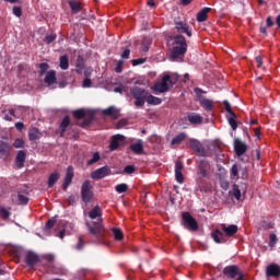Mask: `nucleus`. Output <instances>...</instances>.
Wrapping results in <instances>:
<instances>
[{
    "mask_svg": "<svg viewBox=\"0 0 280 280\" xmlns=\"http://www.w3.org/2000/svg\"><path fill=\"white\" fill-rule=\"evenodd\" d=\"M25 147V142L22 138H16L14 143H13V148L14 149H24Z\"/></svg>",
    "mask_w": 280,
    "mask_h": 280,
    "instance_id": "46",
    "label": "nucleus"
},
{
    "mask_svg": "<svg viewBox=\"0 0 280 280\" xmlns=\"http://www.w3.org/2000/svg\"><path fill=\"white\" fill-rule=\"evenodd\" d=\"M221 230L225 233V236L233 237L238 232V226L236 224L226 225L223 223L221 224Z\"/></svg>",
    "mask_w": 280,
    "mask_h": 280,
    "instance_id": "18",
    "label": "nucleus"
},
{
    "mask_svg": "<svg viewBox=\"0 0 280 280\" xmlns=\"http://www.w3.org/2000/svg\"><path fill=\"white\" fill-rule=\"evenodd\" d=\"M266 276L278 278L280 277V266L278 264H270L266 267Z\"/></svg>",
    "mask_w": 280,
    "mask_h": 280,
    "instance_id": "17",
    "label": "nucleus"
},
{
    "mask_svg": "<svg viewBox=\"0 0 280 280\" xmlns=\"http://www.w3.org/2000/svg\"><path fill=\"white\" fill-rule=\"evenodd\" d=\"M93 197H94L93 186L91 184V180L86 179L82 184L81 198L84 203H90L92 201Z\"/></svg>",
    "mask_w": 280,
    "mask_h": 280,
    "instance_id": "6",
    "label": "nucleus"
},
{
    "mask_svg": "<svg viewBox=\"0 0 280 280\" xmlns=\"http://www.w3.org/2000/svg\"><path fill=\"white\" fill-rule=\"evenodd\" d=\"M12 145L9 142L0 141V160L8 161L11 158Z\"/></svg>",
    "mask_w": 280,
    "mask_h": 280,
    "instance_id": "12",
    "label": "nucleus"
},
{
    "mask_svg": "<svg viewBox=\"0 0 280 280\" xmlns=\"http://www.w3.org/2000/svg\"><path fill=\"white\" fill-rule=\"evenodd\" d=\"M212 240H214V243H217V244H225L226 243V237H225L224 233L219 229L212 231Z\"/></svg>",
    "mask_w": 280,
    "mask_h": 280,
    "instance_id": "21",
    "label": "nucleus"
},
{
    "mask_svg": "<svg viewBox=\"0 0 280 280\" xmlns=\"http://www.w3.org/2000/svg\"><path fill=\"white\" fill-rule=\"evenodd\" d=\"M39 262H40V258H39V256L35 252L28 250L26 253L25 264L27 265V267L30 269H33Z\"/></svg>",
    "mask_w": 280,
    "mask_h": 280,
    "instance_id": "13",
    "label": "nucleus"
},
{
    "mask_svg": "<svg viewBox=\"0 0 280 280\" xmlns=\"http://www.w3.org/2000/svg\"><path fill=\"white\" fill-rule=\"evenodd\" d=\"M110 173V167L108 165H105L92 172L91 178L94 180L104 179L105 177L109 176Z\"/></svg>",
    "mask_w": 280,
    "mask_h": 280,
    "instance_id": "9",
    "label": "nucleus"
},
{
    "mask_svg": "<svg viewBox=\"0 0 280 280\" xmlns=\"http://www.w3.org/2000/svg\"><path fill=\"white\" fill-rule=\"evenodd\" d=\"M182 225L190 232H197L199 230L197 220L188 211L182 212Z\"/></svg>",
    "mask_w": 280,
    "mask_h": 280,
    "instance_id": "5",
    "label": "nucleus"
},
{
    "mask_svg": "<svg viewBox=\"0 0 280 280\" xmlns=\"http://www.w3.org/2000/svg\"><path fill=\"white\" fill-rule=\"evenodd\" d=\"M255 61H256L257 69H260L262 67V57L256 56Z\"/></svg>",
    "mask_w": 280,
    "mask_h": 280,
    "instance_id": "58",
    "label": "nucleus"
},
{
    "mask_svg": "<svg viewBox=\"0 0 280 280\" xmlns=\"http://www.w3.org/2000/svg\"><path fill=\"white\" fill-rule=\"evenodd\" d=\"M145 61H147L145 58L133 59L132 60V66L133 67L142 66V65L145 63Z\"/></svg>",
    "mask_w": 280,
    "mask_h": 280,
    "instance_id": "51",
    "label": "nucleus"
},
{
    "mask_svg": "<svg viewBox=\"0 0 280 280\" xmlns=\"http://www.w3.org/2000/svg\"><path fill=\"white\" fill-rule=\"evenodd\" d=\"M248 150V145L246 142L242 141L240 138L234 139V153H236V158L241 159L245 155Z\"/></svg>",
    "mask_w": 280,
    "mask_h": 280,
    "instance_id": "10",
    "label": "nucleus"
},
{
    "mask_svg": "<svg viewBox=\"0 0 280 280\" xmlns=\"http://www.w3.org/2000/svg\"><path fill=\"white\" fill-rule=\"evenodd\" d=\"M188 145H190V148L199 156H201V158H206L207 156V151H206L205 147L202 145V143L198 139H194V138L190 139V141H188Z\"/></svg>",
    "mask_w": 280,
    "mask_h": 280,
    "instance_id": "11",
    "label": "nucleus"
},
{
    "mask_svg": "<svg viewBox=\"0 0 280 280\" xmlns=\"http://www.w3.org/2000/svg\"><path fill=\"white\" fill-rule=\"evenodd\" d=\"M175 176H176V180H177L178 184H183L184 183L183 172L175 171Z\"/></svg>",
    "mask_w": 280,
    "mask_h": 280,
    "instance_id": "54",
    "label": "nucleus"
},
{
    "mask_svg": "<svg viewBox=\"0 0 280 280\" xmlns=\"http://www.w3.org/2000/svg\"><path fill=\"white\" fill-rule=\"evenodd\" d=\"M101 161L100 152H94L93 158L88 161V166H92Z\"/></svg>",
    "mask_w": 280,
    "mask_h": 280,
    "instance_id": "40",
    "label": "nucleus"
},
{
    "mask_svg": "<svg viewBox=\"0 0 280 280\" xmlns=\"http://www.w3.org/2000/svg\"><path fill=\"white\" fill-rule=\"evenodd\" d=\"M59 173L57 172H54L49 175V178H48V188H52L55 186V184L59 180Z\"/></svg>",
    "mask_w": 280,
    "mask_h": 280,
    "instance_id": "35",
    "label": "nucleus"
},
{
    "mask_svg": "<svg viewBox=\"0 0 280 280\" xmlns=\"http://www.w3.org/2000/svg\"><path fill=\"white\" fill-rule=\"evenodd\" d=\"M69 126H70V117L67 115V116H65V118L62 119V121H61V124H60V126H59V129H58L59 135H60L61 138L65 137V133H66L67 128H68Z\"/></svg>",
    "mask_w": 280,
    "mask_h": 280,
    "instance_id": "23",
    "label": "nucleus"
},
{
    "mask_svg": "<svg viewBox=\"0 0 280 280\" xmlns=\"http://www.w3.org/2000/svg\"><path fill=\"white\" fill-rule=\"evenodd\" d=\"M102 214V208L100 206H95L89 212L90 219L93 220L92 223L86 222L90 234L97 238H104L106 232L105 226L103 225Z\"/></svg>",
    "mask_w": 280,
    "mask_h": 280,
    "instance_id": "1",
    "label": "nucleus"
},
{
    "mask_svg": "<svg viewBox=\"0 0 280 280\" xmlns=\"http://www.w3.org/2000/svg\"><path fill=\"white\" fill-rule=\"evenodd\" d=\"M44 82L47 84V85H54L57 83V78H56V71L54 70H50L46 73V77L44 79Z\"/></svg>",
    "mask_w": 280,
    "mask_h": 280,
    "instance_id": "25",
    "label": "nucleus"
},
{
    "mask_svg": "<svg viewBox=\"0 0 280 280\" xmlns=\"http://www.w3.org/2000/svg\"><path fill=\"white\" fill-rule=\"evenodd\" d=\"M73 116L75 119L81 120L84 119V117L86 116V112L84 109H77L73 112Z\"/></svg>",
    "mask_w": 280,
    "mask_h": 280,
    "instance_id": "44",
    "label": "nucleus"
},
{
    "mask_svg": "<svg viewBox=\"0 0 280 280\" xmlns=\"http://www.w3.org/2000/svg\"><path fill=\"white\" fill-rule=\"evenodd\" d=\"M184 165L180 161L176 162V168L175 172H183Z\"/></svg>",
    "mask_w": 280,
    "mask_h": 280,
    "instance_id": "62",
    "label": "nucleus"
},
{
    "mask_svg": "<svg viewBox=\"0 0 280 280\" xmlns=\"http://www.w3.org/2000/svg\"><path fill=\"white\" fill-rule=\"evenodd\" d=\"M186 139H187L186 132H179L175 138H173L171 144L172 147L180 145Z\"/></svg>",
    "mask_w": 280,
    "mask_h": 280,
    "instance_id": "32",
    "label": "nucleus"
},
{
    "mask_svg": "<svg viewBox=\"0 0 280 280\" xmlns=\"http://www.w3.org/2000/svg\"><path fill=\"white\" fill-rule=\"evenodd\" d=\"M223 276L231 280H244V272L237 265H228L223 268Z\"/></svg>",
    "mask_w": 280,
    "mask_h": 280,
    "instance_id": "4",
    "label": "nucleus"
},
{
    "mask_svg": "<svg viewBox=\"0 0 280 280\" xmlns=\"http://www.w3.org/2000/svg\"><path fill=\"white\" fill-rule=\"evenodd\" d=\"M127 124H128V122H127L126 119L119 120L118 124H117V129L124 128L125 126H127Z\"/></svg>",
    "mask_w": 280,
    "mask_h": 280,
    "instance_id": "61",
    "label": "nucleus"
},
{
    "mask_svg": "<svg viewBox=\"0 0 280 280\" xmlns=\"http://www.w3.org/2000/svg\"><path fill=\"white\" fill-rule=\"evenodd\" d=\"M168 77H163L162 82L155 83L153 86V91L158 92V93H167L170 90V85H168Z\"/></svg>",
    "mask_w": 280,
    "mask_h": 280,
    "instance_id": "15",
    "label": "nucleus"
},
{
    "mask_svg": "<svg viewBox=\"0 0 280 280\" xmlns=\"http://www.w3.org/2000/svg\"><path fill=\"white\" fill-rule=\"evenodd\" d=\"M137 171V167L135 165H127L124 168V174L132 175Z\"/></svg>",
    "mask_w": 280,
    "mask_h": 280,
    "instance_id": "47",
    "label": "nucleus"
},
{
    "mask_svg": "<svg viewBox=\"0 0 280 280\" xmlns=\"http://www.w3.org/2000/svg\"><path fill=\"white\" fill-rule=\"evenodd\" d=\"M275 25V22L271 16H268L266 19V27H272Z\"/></svg>",
    "mask_w": 280,
    "mask_h": 280,
    "instance_id": "60",
    "label": "nucleus"
},
{
    "mask_svg": "<svg viewBox=\"0 0 280 280\" xmlns=\"http://www.w3.org/2000/svg\"><path fill=\"white\" fill-rule=\"evenodd\" d=\"M242 170V167H240L237 164L232 165V170H230V175L232 176V178H240V171Z\"/></svg>",
    "mask_w": 280,
    "mask_h": 280,
    "instance_id": "36",
    "label": "nucleus"
},
{
    "mask_svg": "<svg viewBox=\"0 0 280 280\" xmlns=\"http://www.w3.org/2000/svg\"><path fill=\"white\" fill-rule=\"evenodd\" d=\"M26 161V152L24 150H20L15 158V164L19 170L24 167Z\"/></svg>",
    "mask_w": 280,
    "mask_h": 280,
    "instance_id": "22",
    "label": "nucleus"
},
{
    "mask_svg": "<svg viewBox=\"0 0 280 280\" xmlns=\"http://www.w3.org/2000/svg\"><path fill=\"white\" fill-rule=\"evenodd\" d=\"M130 92H131L132 97L136 100L135 106L137 108H142L145 105V102H147V98L149 95V91L135 85L131 88Z\"/></svg>",
    "mask_w": 280,
    "mask_h": 280,
    "instance_id": "3",
    "label": "nucleus"
},
{
    "mask_svg": "<svg viewBox=\"0 0 280 280\" xmlns=\"http://www.w3.org/2000/svg\"><path fill=\"white\" fill-rule=\"evenodd\" d=\"M84 68H85V60H84L83 56L79 55L77 63H75L77 73L79 75H81L83 73Z\"/></svg>",
    "mask_w": 280,
    "mask_h": 280,
    "instance_id": "29",
    "label": "nucleus"
},
{
    "mask_svg": "<svg viewBox=\"0 0 280 280\" xmlns=\"http://www.w3.org/2000/svg\"><path fill=\"white\" fill-rule=\"evenodd\" d=\"M278 243V236L275 233H270L269 234V242H268V246L270 248H273Z\"/></svg>",
    "mask_w": 280,
    "mask_h": 280,
    "instance_id": "43",
    "label": "nucleus"
},
{
    "mask_svg": "<svg viewBox=\"0 0 280 280\" xmlns=\"http://www.w3.org/2000/svg\"><path fill=\"white\" fill-rule=\"evenodd\" d=\"M175 30H177L178 34H186V36H188V38H191L192 36V31L189 26V24L185 21L175 20Z\"/></svg>",
    "mask_w": 280,
    "mask_h": 280,
    "instance_id": "8",
    "label": "nucleus"
},
{
    "mask_svg": "<svg viewBox=\"0 0 280 280\" xmlns=\"http://www.w3.org/2000/svg\"><path fill=\"white\" fill-rule=\"evenodd\" d=\"M82 86H83V89H90L92 86L91 79H89V78L84 79Z\"/></svg>",
    "mask_w": 280,
    "mask_h": 280,
    "instance_id": "57",
    "label": "nucleus"
},
{
    "mask_svg": "<svg viewBox=\"0 0 280 280\" xmlns=\"http://www.w3.org/2000/svg\"><path fill=\"white\" fill-rule=\"evenodd\" d=\"M125 141V136L122 135H115L110 139L109 150L112 152L117 151L120 147V143Z\"/></svg>",
    "mask_w": 280,
    "mask_h": 280,
    "instance_id": "16",
    "label": "nucleus"
},
{
    "mask_svg": "<svg viewBox=\"0 0 280 280\" xmlns=\"http://www.w3.org/2000/svg\"><path fill=\"white\" fill-rule=\"evenodd\" d=\"M129 57H130V49L127 48V49H125V51L122 52L121 59L127 60V59H129Z\"/></svg>",
    "mask_w": 280,
    "mask_h": 280,
    "instance_id": "59",
    "label": "nucleus"
},
{
    "mask_svg": "<svg viewBox=\"0 0 280 280\" xmlns=\"http://www.w3.org/2000/svg\"><path fill=\"white\" fill-rule=\"evenodd\" d=\"M40 137H42V133L38 128H36V127L30 128V130H28L30 141H32V142L38 141L40 139Z\"/></svg>",
    "mask_w": 280,
    "mask_h": 280,
    "instance_id": "24",
    "label": "nucleus"
},
{
    "mask_svg": "<svg viewBox=\"0 0 280 280\" xmlns=\"http://www.w3.org/2000/svg\"><path fill=\"white\" fill-rule=\"evenodd\" d=\"M223 107H225V112H228V115L233 116L234 112L229 101H223Z\"/></svg>",
    "mask_w": 280,
    "mask_h": 280,
    "instance_id": "49",
    "label": "nucleus"
},
{
    "mask_svg": "<svg viewBox=\"0 0 280 280\" xmlns=\"http://www.w3.org/2000/svg\"><path fill=\"white\" fill-rule=\"evenodd\" d=\"M209 12H211V8H209V7L201 9V11H199V13H197V21L199 23H205V21H207V19H208Z\"/></svg>",
    "mask_w": 280,
    "mask_h": 280,
    "instance_id": "26",
    "label": "nucleus"
},
{
    "mask_svg": "<svg viewBox=\"0 0 280 280\" xmlns=\"http://www.w3.org/2000/svg\"><path fill=\"white\" fill-rule=\"evenodd\" d=\"M40 75L45 74L49 70V66L46 62L39 63Z\"/></svg>",
    "mask_w": 280,
    "mask_h": 280,
    "instance_id": "50",
    "label": "nucleus"
},
{
    "mask_svg": "<svg viewBox=\"0 0 280 280\" xmlns=\"http://www.w3.org/2000/svg\"><path fill=\"white\" fill-rule=\"evenodd\" d=\"M15 129L21 132L24 129V124L22 121L15 122Z\"/></svg>",
    "mask_w": 280,
    "mask_h": 280,
    "instance_id": "64",
    "label": "nucleus"
},
{
    "mask_svg": "<svg viewBox=\"0 0 280 280\" xmlns=\"http://www.w3.org/2000/svg\"><path fill=\"white\" fill-rule=\"evenodd\" d=\"M199 105L203 107V110L206 112H212L213 110V102L209 98L203 97L202 95H198Z\"/></svg>",
    "mask_w": 280,
    "mask_h": 280,
    "instance_id": "20",
    "label": "nucleus"
},
{
    "mask_svg": "<svg viewBox=\"0 0 280 280\" xmlns=\"http://www.w3.org/2000/svg\"><path fill=\"white\" fill-rule=\"evenodd\" d=\"M73 177H74L73 167L72 166H68L67 174H66V177H65V180H63V185H62V188H63L65 191L71 185Z\"/></svg>",
    "mask_w": 280,
    "mask_h": 280,
    "instance_id": "19",
    "label": "nucleus"
},
{
    "mask_svg": "<svg viewBox=\"0 0 280 280\" xmlns=\"http://www.w3.org/2000/svg\"><path fill=\"white\" fill-rule=\"evenodd\" d=\"M113 233H114V237L116 241H121L124 238V233H122L121 229L114 228Z\"/></svg>",
    "mask_w": 280,
    "mask_h": 280,
    "instance_id": "45",
    "label": "nucleus"
},
{
    "mask_svg": "<svg viewBox=\"0 0 280 280\" xmlns=\"http://www.w3.org/2000/svg\"><path fill=\"white\" fill-rule=\"evenodd\" d=\"M232 191H233L234 198H236V200H241L242 191H241L240 186L237 184H234L232 186Z\"/></svg>",
    "mask_w": 280,
    "mask_h": 280,
    "instance_id": "42",
    "label": "nucleus"
},
{
    "mask_svg": "<svg viewBox=\"0 0 280 280\" xmlns=\"http://www.w3.org/2000/svg\"><path fill=\"white\" fill-rule=\"evenodd\" d=\"M210 170V163L206 159H201L197 161V182H200L203 178L208 177V171Z\"/></svg>",
    "mask_w": 280,
    "mask_h": 280,
    "instance_id": "7",
    "label": "nucleus"
},
{
    "mask_svg": "<svg viewBox=\"0 0 280 280\" xmlns=\"http://www.w3.org/2000/svg\"><path fill=\"white\" fill-rule=\"evenodd\" d=\"M130 150L136 154V155H143L144 154V149L141 140L139 142L132 143L130 145Z\"/></svg>",
    "mask_w": 280,
    "mask_h": 280,
    "instance_id": "27",
    "label": "nucleus"
},
{
    "mask_svg": "<svg viewBox=\"0 0 280 280\" xmlns=\"http://www.w3.org/2000/svg\"><path fill=\"white\" fill-rule=\"evenodd\" d=\"M164 78H168V85L171 88L176 85V83L179 81V75L178 74H173V75L166 74V75H164Z\"/></svg>",
    "mask_w": 280,
    "mask_h": 280,
    "instance_id": "38",
    "label": "nucleus"
},
{
    "mask_svg": "<svg viewBox=\"0 0 280 280\" xmlns=\"http://www.w3.org/2000/svg\"><path fill=\"white\" fill-rule=\"evenodd\" d=\"M84 246H85V241L83 240L82 236H79V241H78V244L75 246V249L78 252H81L84 248Z\"/></svg>",
    "mask_w": 280,
    "mask_h": 280,
    "instance_id": "48",
    "label": "nucleus"
},
{
    "mask_svg": "<svg viewBox=\"0 0 280 280\" xmlns=\"http://www.w3.org/2000/svg\"><path fill=\"white\" fill-rule=\"evenodd\" d=\"M68 3L70 5L73 14H78V12H81L82 7H81L80 2H78L77 0H69Z\"/></svg>",
    "mask_w": 280,
    "mask_h": 280,
    "instance_id": "33",
    "label": "nucleus"
},
{
    "mask_svg": "<svg viewBox=\"0 0 280 280\" xmlns=\"http://www.w3.org/2000/svg\"><path fill=\"white\" fill-rule=\"evenodd\" d=\"M203 117L199 114H188V122L190 125H202Z\"/></svg>",
    "mask_w": 280,
    "mask_h": 280,
    "instance_id": "30",
    "label": "nucleus"
},
{
    "mask_svg": "<svg viewBox=\"0 0 280 280\" xmlns=\"http://www.w3.org/2000/svg\"><path fill=\"white\" fill-rule=\"evenodd\" d=\"M13 15L18 16L20 19V16H22V8L21 7H13L12 9Z\"/></svg>",
    "mask_w": 280,
    "mask_h": 280,
    "instance_id": "55",
    "label": "nucleus"
},
{
    "mask_svg": "<svg viewBox=\"0 0 280 280\" xmlns=\"http://www.w3.org/2000/svg\"><path fill=\"white\" fill-rule=\"evenodd\" d=\"M57 35L56 34H50L47 35L45 37V42L47 43V45H51V43H54V40H56Z\"/></svg>",
    "mask_w": 280,
    "mask_h": 280,
    "instance_id": "53",
    "label": "nucleus"
},
{
    "mask_svg": "<svg viewBox=\"0 0 280 280\" xmlns=\"http://www.w3.org/2000/svg\"><path fill=\"white\" fill-rule=\"evenodd\" d=\"M128 188H129V186L126 183H121V184L116 185L115 190L117 194L121 195V194L127 192Z\"/></svg>",
    "mask_w": 280,
    "mask_h": 280,
    "instance_id": "39",
    "label": "nucleus"
},
{
    "mask_svg": "<svg viewBox=\"0 0 280 280\" xmlns=\"http://www.w3.org/2000/svg\"><path fill=\"white\" fill-rule=\"evenodd\" d=\"M57 223V215L50 218L45 225V231H50L51 229H54L55 224Z\"/></svg>",
    "mask_w": 280,
    "mask_h": 280,
    "instance_id": "41",
    "label": "nucleus"
},
{
    "mask_svg": "<svg viewBox=\"0 0 280 280\" xmlns=\"http://www.w3.org/2000/svg\"><path fill=\"white\" fill-rule=\"evenodd\" d=\"M75 201H77L75 196L70 195L68 198L69 206H74Z\"/></svg>",
    "mask_w": 280,
    "mask_h": 280,
    "instance_id": "63",
    "label": "nucleus"
},
{
    "mask_svg": "<svg viewBox=\"0 0 280 280\" xmlns=\"http://www.w3.org/2000/svg\"><path fill=\"white\" fill-rule=\"evenodd\" d=\"M69 68V58L67 55L60 57V69L66 71Z\"/></svg>",
    "mask_w": 280,
    "mask_h": 280,
    "instance_id": "37",
    "label": "nucleus"
},
{
    "mask_svg": "<svg viewBox=\"0 0 280 280\" xmlns=\"http://www.w3.org/2000/svg\"><path fill=\"white\" fill-rule=\"evenodd\" d=\"M103 115L113 119H118L119 110H117L114 106H110L103 110Z\"/></svg>",
    "mask_w": 280,
    "mask_h": 280,
    "instance_id": "28",
    "label": "nucleus"
},
{
    "mask_svg": "<svg viewBox=\"0 0 280 280\" xmlns=\"http://www.w3.org/2000/svg\"><path fill=\"white\" fill-rule=\"evenodd\" d=\"M226 118H228V124H230V127H232V130H236L237 129V116H236V114L234 113L233 115H228L226 116Z\"/></svg>",
    "mask_w": 280,
    "mask_h": 280,
    "instance_id": "34",
    "label": "nucleus"
},
{
    "mask_svg": "<svg viewBox=\"0 0 280 280\" xmlns=\"http://www.w3.org/2000/svg\"><path fill=\"white\" fill-rule=\"evenodd\" d=\"M0 215L3 220H8L10 217V211L7 210L5 208H1Z\"/></svg>",
    "mask_w": 280,
    "mask_h": 280,
    "instance_id": "52",
    "label": "nucleus"
},
{
    "mask_svg": "<svg viewBox=\"0 0 280 280\" xmlns=\"http://www.w3.org/2000/svg\"><path fill=\"white\" fill-rule=\"evenodd\" d=\"M172 59L176 60L184 57L187 52V40L183 35L173 37Z\"/></svg>",
    "mask_w": 280,
    "mask_h": 280,
    "instance_id": "2",
    "label": "nucleus"
},
{
    "mask_svg": "<svg viewBox=\"0 0 280 280\" xmlns=\"http://www.w3.org/2000/svg\"><path fill=\"white\" fill-rule=\"evenodd\" d=\"M27 196H28V188L26 185L18 189V200L21 206H27L30 201Z\"/></svg>",
    "mask_w": 280,
    "mask_h": 280,
    "instance_id": "14",
    "label": "nucleus"
},
{
    "mask_svg": "<svg viewBox=\"0 0 280 280\" xmlns=\"http://www.w3.org/2000/svg\"><path fill=\"white\" fill-rule=\"evenodd\" d=\"M145 103H148V104L151 105V106H159V105L162 104V98L156 97V96H154V95L148 93Z\"/></svg>",
    "mask_w": 280,
    "mask_h": 280,
    "instance_id": "31",
    "label": "nucleus"
},
{
    "mask_svg": "<svg viewBox=\"0 0 280 280\" xmlns=\"http://www.w3.org/2000/svg\"><path fill=\"white\" fill-rule=\"evenodd\" d=\"M122 67H124V60H119L117 62V66H116V69H115L116 73H121L122 72Z\"/></svg>",
    "mask_w": 280,
    "mask_h": 280,
    "instance_id": "56",
    "label": "nucleus"
}]
</instances>
